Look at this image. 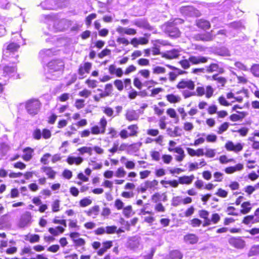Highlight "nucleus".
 <instances>
[{
  "label": "nucleus",
  "mask_w": 259,
  "mask_h": 259,
  "mask_svg": "<svg viewBox=\"0 0 259 259\" xmlns=\"http://www.w3.org/2000/svg\"><path fill=\"white\" fill-rule=\"evenodd\" d=\"M64 63L62 60L58 59L50 61L47 65V71L46 73L47 78L56 80L63 73Z\"/></svg>",
  "instance_id": "nucleus-1"
},
{
  "label": "nucleus",
  "mask_w": 259,
  "mask_h": 259,
  "mask_svg": "<svg viewBox=\"0 0 259 259\" xmlns=\"http://www.w3.org/2000/svg\"><path fill=\"white\" fill-rule=\"evenodd\" d=\"M46 19L53 21V27L56 31H63L71 25V22L66 19H57L50 15L44 16Z\"/></svg>",
  "instance_id": "nucleus-2"
},
{
  "label": "nucleus",
  "mask_w": 259,
  "mask_h": 259,
  "mask_svg": "<svg viewBox=\"0 0 259 259\" xmlns=\"http://www.w3.org/2000/svg\"><path fill=\"white\" fill-rule=\"evenodd\" d=\"M40 107V103L37 99H31L26 103L25 108L27 112L32 116L37 114Z\"/></svg>",
  "instance_id": "nucleus-3"
},
{
  "label": "nucleus",
  "mask_w": 259,
  "mask_h": 259,
  "mask_svg": "<svg viewBox=\"0 0 259 259\" xmlns=\"http://www.w3.org/2000/svg\"><path fill=\"white\" fill-rule=\"evenodd\" d=\"M228 242L230 245L239 249L244 248L245 246V241L240 237H232L229 239Z\"/></svg>",
  "instance_id": "nucleus-4"
},
{
  "label": "nucleus",
  "mask_w": 259,
  "mask_h": 259,
  "mask_svg": "<svg viewBox=\"0 0 259 259\" xmlns=\"http://www.w3.org/2000/svg\"><path fill=\"white\" fill-rule=\"evenodd\" d=\"M133 23L134 25L142 29L149 31H152L154 29L153 27L150 25L147 20L144 18L136 19L133 21Z\"/></svg>",
  "instance_id": "nucleus-5"
},
{
  "label": "nucleus",
  "mask_w": 259,
  "mask_h": 259,
  "mask_svg": "<svg viewBox=\"0 0 259 259\" xmlns=\"http://www.w3.org/2000/svg\"><path fill=\"white\" fill-rule=\"evenodd\" d=\"M19 48V45L12 42L6 46V48L3 50V58L6 59L7 58L10 57L11 54H13L17 51Z\"/></svg>",
  "instance_id": "nucleus-6"
},
{
  "label": "nucleus",
  "mask_w": 259,
  "mask_h": 259,
  "mask_svg": "<svg viewBox=\"0 0 259 259\" xmlns=\"http://www.w3.org/2000/svg\"><path fill=\"white\" fill-rule=\"evenodd\" d=\"M214 71H217L220 74H223L224 73L225 70L222 67H220L217 63H211L206 67V72L212 73Z\"/></svg>",
  "instance_id": "nucleus-7"
},
{
  "label": "nucleus",
  "mask_w": 259,
  "mask_h": 259,
  "mask_svg": "<svg viewBox=\"0 0 259 259\" xmlns=\"http://www.w3.org/2000/svg\"><path fill=\"white\" fill-rule=\"evenodd\" d=\"M212 31L210 32H207L202 34H199L196 35V39L202 40L204 41H209L213 39L215 37V35H213L212 33Z\"/></svg>",
  "instance_id": "nucleus-8"
},
{
  "label": "nucleus",
  "mask_w": 259,
  "mask_h": 259,
  "mask_svg": "<svg viewBox=\"0 0 259 259\" xmlns=\"http://www.w3.org/2000/svg\"><path fill=\"white\" fill-rule=\"evenodd\" d=\"M0 70L2 71L3 74L2 76L7 77L11 75L12 73H14L16 71V67L14 66H6L1 69V66H0Z\"/></svg>",
  "instance_id": "nucleus-9"
},
{
  "label": "nucleus",
  "mask_w": 259,
  "mask_h": 259,
  "mask_svg": "<svg viewBox=\"0 0 259 259\" xmlns=\"http://www.w3.org/2000/svg\"><path fill=\"white\" fill-rule=\"evenodd\" d=\"M92 64L90 62H86L83 64H80L78 69V74L83 76L85 73H89Z\"/></svg>",
  "instance_id": "nucleus-10"
},
{
  "label": "nucleus",
  "mask_w": 259,
  "mask_h": 259,
  "mask_svg": "<svg viewBox=\"0 0 259 259\" xmlns=\"http://www.w3.org/2000/svg\"><path fill=\"white\" fill-rule=\"evenodd\" d=\"M194 87V83L192 80L182 79L179 81V89L188 88L190 90H193Z\"/></svg>",
  "instance_id": "nucleus-11"
},
{
  "label": "nucleus",
  "mask_w": 259,
  "mask_h": 259,
  "mask_svg": "<svg viewBox=\"0 0 259 259\" xmlns=\"http://www.w3.org/2000/svg\"><path fill=\"white\" fill-rule=\"evenodd\" d=\"M30 220L31 216L28 213L22 215L19 224V227L24 228L30 223Z\"/></svg>",
  "instance_id": "nucleus-12"
},
{
  "label": "nucleus",
  "mask_w": 259,
  "mask_h": 259,
  "mask_svg": "<svg viewBox=\"0 0 259 259\" xmlns=\"http://www.w3.org/2000/svg\"><path fill=\"white\" fill-rule=\"evenodd\" d=\"M125 118L130 121L137 120L139 118V115L135 110H127L125 114Z\"/></svg>",
  "instance_id": "nucleus-13"
},
{
  "label": "nucleus",
  "mask_w": 259,
  "mask_h": 259,
  "mask_svg": "<svg viewBox=\"0 0 259 259\" xmlns=\"http://www.w3.org/2000/svg\"><path fill=\"white\" fill-rule=\"evenodd\" d=\"M207 57L203 56H191L189 58V61L193 64L205 63L207 61Z\"/></svg>",
  "instance_id": "nucleus-14"
},
{
  "label": "nucleus",
  "mask_w": 259,
  "mask_h": 259,
  "mask_svg": "<svg viewBox=\"0 0 259 259\" xmlns=\"http://www.w3.org/2000/svg\"><path fill=\"white\" fill-rule=\"evenodd\" d=\"M184 241L186 243L194 244L196 243L198 241V238L193 234H189L184 236Z\"/></svg>",
  "instance_id": "nucleus-15"
},
{
  "label": "nucleus",
  "mask_w": 259,
  "mask_h": 259,
  "mask_svg": "<svg viewBox=\"0 0 259 259\" xmlns=\"http://www.w3.org/2000/svg\"><path fill=\"white\" fill-rule=\"evenodd\" d=\"M211 77L212 80L217 81L219 88L220 87H224L227 82V79L224 77L219 76L218 74H214Z\"/></svg>",
  "instance_id": "nucleus-16"
},
{
  "label": "nucleus",
  "mask_w": 259,
  "mask_h": 259,
  "mask_svg": "<svg viewBox=\"0 0 259 259\" xmlns=\"http://www.w3.org/2000/svg\"><path fill=\"white\" fill-rule=\"evenodd\" d=\"M196 25L204 30L208 29L210 27L209 21L204 19H199L196 21Z\"/></svg>",
  "instance_id": "nucleus-17"
},
{
  "label": "nucleus",
  "mask_w": 259,
  "mask_h": 259,
  "mask_svg": "<svg viewBox=\"0 0 259 259\" xmlns=\"http://www.w3.org/2000/svg\"><path fill=\"white\" fill-rule=\"evenodd\" d=\"M243 168V165L238 163L234 166H230L225 168V171L227 174H230L236 171L241 170Z\"/></svg>",
  "instance_id": "nucleus-18"
},
{
  "label": "nucleus",
  "mask_w": 259,
  "mask_h": 259,
  "mask_svg": "<svg viewBox=\"0 0 259 259\" xmlns=\"http://www.w3.org/2000/svg\"><path fill=\"white\" fill-rule=\"evenodd\" d=\"M66 161L69 164H73L75 163L76 165H79L83 161V158L81 157H75L69 156L67 158Z\"/></svg>",
  "instance_id": "nucleus-19"
},
{
  "label": "nucleus",
  "mask_w": 259,
  "mask_h": 259,
  "mask_svg": "<svg viewBox=\"0 0 259 259\" xmlns=\"http://www.w3.org/2000/svg\"><path fill=\"white\" fill-rule=\"evenodd\" d=\"M54 3L53 0H46V1L40 4V6L44 10H53L55 8Z\"/></svg>",
  "instance_id": "nucleus-20"
},
{
  "label": "nucleus",
  "mask_w": 259,
  "mask_h": 259,
  "mask_svg": "<svg viewBox=\"0 0 259 259\" xmlns=\"http://www.w3.org/2000/svg\"><path fill=\"white\" fill-rule=\"evenodd\" d=\"M236 112L238 113L239 114H233L230 116V119L232 121H236L238 120H241L243 118H244L246 115L245 112H239L238 111H236Z\"/></svg>",
  "instance_id": "nucleus-21"
},
{
  "label": "nucleus",
  "mask_w": 259,
  "mask_h": 259,
  "mask_svg": "<svg viewBox=\"0 0 259 259\" xmlns=\"http://www.w3.org/2000/svg\"><path fill=\"white\" fill-rule=\"evenodd\" d=\"M33 150L29 147L25 148L23 150L24 155L22 157L23 159L26 161H29L32 158V154Z\"/></svg>",
  "instance_id": "nucleus-22"
},
{
  "label": "nucleus",
  "mask_w": 259,
  "mask_h": 259,
  "mask_svg": "<svg viewBox=\"0 0 259 259\" xmlns=\"http://www.w3.org/2000/svg\"><path fill=\"white\" fill-rule=\"evenodd\" d=\"M255 223L259 222V218H256L254 219V215H250L245 217L243 219L242 223L248 225L250 223Z\"/></svg>",
  "instance_id": "nucleus-23"
},
{
  "label": "nucleus",
  "mask_w": 259,
  "mask_h": 259,
  "mask_svg": "<svg viewBox=\"0 0 259 259\" xmlns=\"http://www.w3.org/2000/svg\"><path fill=\"white\" fill-rule=\"evenodd\" d=\"M194 178L193 175L179 177V184H190L192 183Z\"/></svg>",
  "instance_id": "nucleus-24"
},
{
  "label": "nucleus",
  "mask_w": 259,
  "mask_h": 259,
  "mask_svg": "<svg viewBox=\"0 0 259 259\" xmlns=\"http://www.w3.org/2000/svg\"><path fill=\"white\" fill-rule=\"evenodd\" d=\"M181 13L185 15L192 16L193 14L194 8L192 7H182Z\"/></svg>",
  "instance_id": "nucleus-25"
},
{
  "label": "nucleus",
  "mask_w": 259,
  "mask_h": 259,
  "mask_svg": "<svg viewBox=\"0 0 259 259\" xmlns=\"http://www.w3.org/2000/svg\"><path fill=\"white\" fill-rule=\"evenodd\" d=\"M258 254H259V245H253L248 253V256L251 257Z\"/></svg>",
  "instance_id": "nucleus-26"
},
{
  "label": "nucleus",
  "mask_w": 259,
  "mask_h": 259,
  "mask_svg": "<svg viewBox=\"0 0 259 259\" xmlns=\"http://www.w3.org/2000/svg\"><path fill=\"white\" fill-rule=\"evenodd\" d=\"M250 205V203L248 201L243 202L241 204V207L242 209L240 210V212L244 214L248 213L251 209Z\"/></svg>",
  "instance_id": "nucleus-27"
},
{
  "label": "nucleus",
  "mask_w": 259,
  "mask_h": 259,
  "mask_svg": "<svg viewBox=\"0 0 259 259\" xmlns=\"http://www.w3.org/2000/svg\"><path fill=\"white\" fill-rule=\"evenodd\" d=\"M44 171L46 173V174L49 176V177L51 179H54L56 172L52 168L50 167H44L43 168Z\"/></svg>",
  "instance_id": "nucleus-28"
},
{
  "label": "nucleus",
  "mask_w": 259,
  "mask_h": 259,
  "mask_svg": "<svg viewBox=\"0 0 259 259\" xmlns=\"http://www.w3.org/2000/svg\"><path fill=\"white\" fill-rule=\"evenodd\" d=\"M99 206L98 205H96L90 209L87 212V213L89 216H92L93 214L97 215L99 213Z\"/></svg>",
  "instance_id": "nucleus-29"
},
{
  "label": "nucleus",
  "mask_w": 259,
  "mask_h": 259,
  "mask_svg": "<svg viewBox=\"0 0 259 259\" xmlns=\"http://www.w3.org/2000/svg\"><path fill=\"white\" fill-rule=\"evenodd\" d=\"M127 129L130 131L129 136L131 137L135 136L137 134V130L138 127L137 125L134 124L130 125L127 127Z\"/></svg>",
  "instance_id": "nucleus-30"
},
{
  "label": "nucleus",
  "mask_w": 259,
  "mask_h": 259,
  "mask_svg": "<svg viewBox=\"0 0 259 259\" xmlns=\"http://www.w3.org/2000/svg\"><path fill=\"white\" fill-rule=\"evenodd\" d=\"M217 53L222 56H229L230 55L229 50L225 47L218 49Z\"/></svg>",
  "instance_id": "nucleus-31"
},
{
  "label": "nucleus",
  "mask_w": 259,
  "mask_h": 259,
  "mask_svg": "<svg viewBox=\"0 0 259 259\" xmlns=\"http://www.w3.org/2000/svg\"><path fill=\"white\" fill-rule=\"evenodd\" d=\"M250 71L254 76L259 77V65L254 64L252 66Z\"/></svg>",
  "instance_id": "nucleus-32"
},
{
  "label": "nucleus",
  "mask_w": 259,
  "mask_h": 259,
  "mask_svg": "<svg viewBox=\"0 0 259 259\" xmlns=\"http://www.w3.org/2000/svg\"><path fill=\"white\" fill-rule=\"evenodd\" d=\"M126 172L122 167H119L117 169L115 172V176L118 178H123L126 175Z\"/></svg>",
  "instance_id": "nucleus-33"
},
{
  "label": "nucleus",
  "mask_w": 259,
  "mask_h": 259,
  "mask_svg": "<svg viewBox=\"0 0 259 259\" xmlns=\"http://www.w3.org/2000/svg\"><path fill=\"white\" fill-rule=\"evenodd\" d=\"M81 154L84 153H89L90 155L92 154V148L89 147H83L78 149Z\"/></svg>",
  "instance_id": "nucleus-34"
},
{
  "label": "nucleus",
  "mask_w": 259,
  "mask_h": 259,
  "mask_svg": "<svg viewBox=\"0 0 259 259\" xmlns=\"http://www.w3.org/2000/svg\"><path fill=\"white\" fill-rule=\"evenodd\" d=\"M92 200L88 198H84L81 199L79 202V204L81 207H85L92 203Z\"/></svg>",
  "instance_id": "nucleus-35"
},
{
  "label": "nucleus",
  "mask_w": 259,
  "mask_h": 259,
  "mask_svg": "<svg viewBox=\"0 0 259 259\" xmlns=\"http://www.w3.org/2000/svg\"><path fill=\"white\" fill-rule=\"evenodd\" d=\"M100 124L101 126V133L104 134L105 132V128L107 125V121L104 117H103L101 119Z\"/></svg>",
  "instance_id": "nucleus-36"
},
{
  "label": "nucleus",
  "mask_w": 259,
  "mask_h": 259,
  "mask_svg": "<svg viewBox=\"0 0 259 259\" xmlns=\"http://www.w3.org/2000/svg\"><path fill=\"white\" fill-rule=\"evenodd\" d=\"M215 194L219 197L226 198L228 195V192L222 188H219Z\"/></svg>",
  "instance_id": "nucleus-37"
},
{
  "label": "nucleus",
  "mask_w": 259,
  "mask_h": 259,
  "mask_svg": "<svg viewBox=\"0 0 259 259\" xmlns=\"http://www.w3.org/2000/svg\"><path fill=\"white\" fill-rule=\"evenodd\" d=\"M229 124L228 122H224L219 127V131L218 133L219 134H222L223 132H225L228 128Z\"/></svg>",
  "instance_id": "nucleus-38"
},
{
  "label": "nucleus",
  "mask_w": 259,
  "mask_h": 259,
  "mask_svg": "<svg viewBox=\"0 0 259 259\" xmlns=\"http://www.w3.org/2000/svg\"><path fill=\"white\" fill-rule=\"evenodd\" d=\"M117 230V227L115 226H107L105 227L106 233L108 234L115 233Z\"/></svg>",
  "instance_id": "nucleus-39"
},
{
  "label": "nucleus",
  "mask_w": 259,
  "mask_h": 259,
  "mask_svg": "<svg viewBox=\"0 0 259 259\" xmlns=\"http://www.w3.org/2000/svg\"><path fill=\"white\" fill-rule=\"evenodd\" d=\"M97 17V15L95 13H92L89 15L85 19V23L87 25L90 26L91 24L92 20L95 19Z\"/></svg>",
  "instance_id": "nucleus-40"
},
{
  "label": "nucleus",
  "mask_w": 259,
  "mask_h": 259,
  "mask_svg": "<svg viewBox=\"0 0 259 259\" xmlns=\"http://www.w3.org/2000/svg\"><path fill=\"white\" fill-rule=\"evenodd\" d=\"M32 136L33 138L35 140H39L40 139L42 134L41 132L39 129H36L32 133Z\"/></svg>",
  "instance_id": "nucleus-41"
},
{
  "label": "nucleus",
  "mask_w": 259,
  "mask_h": 259,
  "mask_svg": "<svg viewBox=\"0 0 259 259\" xmlns=\"http://www.w3.org/2000/svg\"><path fill=\"white\" fill-rule=\"evenodd\" d=\"M132 211V207L131 206H127L124 207L123 209V213L125 217L129 218L131 216V214Z\"/></svg>",
  "instance_id": "nucleus-42"
},
{
  "label": "nucleus",
  "mask_w": 259,
  "mask_h": 259,
  "mask_svg": "<svg viewBox=\"0 0 259 259\" xmlns=\"http://www.w3.org/2000/svg\"><path fill=\"white\" fill-rule=\"evenodd\" d=\"M153 72L155 74H161L165 72V69L161 66H156L153 69Z\"/></svg>",
  "instance_id": "nucleus-43"
},
{
  "label": "nucleus",
  "mask_w": 259,
  "mask_h": 259,
  "mask_svg": "<svg viewBox=\"0 0 259 259\" xmlns=\"http://www.w3.org/2000/svg\"><path fill=\"white\" fill-rule=\"evenodd\" d=\"M158 181L155 180H154L153 181H147L145 182L147 187H148V188H149L151 189L153 188L156 186H157L158 185Z\"/></svg>",
  "instance_id": "nucleus-44"
},
{
  "label": "nucleus",
  "mask_w": 259,
  "mask_h": 259,
  "mask_svg": "<svg viewBox=\"0 0 259 259\" xmlns=\"http://www.w3.org/2000/svg\"><path fill=\"white\" fill-rule=\"evenodd\" d=\"M204 155L207 157L213 158L215 155V152L213 149H207Z\"/></svg>",
  "instance_id": "nucleus-45"
},
{
  "label": "nucleus",
  "mask_w": 259,
  "mask_h": 259,
  "mask_svg": "<svg viewBox=\"0 0 259 259\" xmlns=\"http://www.w3.org/2000/svg\"><path fill=\"white\" fill-rule=\"evenodd\" d=\"M114 84L119 91H122L123 89V84L122 80L116 79L114 81Z\"/></svg>",
  "instance_id": "nucleus-46"
},
{
  "label": "nucleus",
  "mask_w": 259,
  "mask_h": 259,
  "mask_svg": "<svg viewBox=\"0 0 259 259\" xmlns=\"http://www.w3.org/2000/svg\"><path fill=\"white\" fill-rule=\"evenodd\" d=\"M60 201L59 200H56L52 204V211L57 212L59 211Z\"/></svg>",
  "instance_id": "nucleus-47"
},
{
  "label": "nucleus",
  "mask_w": 259,
  "mask_h": 259,
  "mask_svg": "<svg viewBox=\"0 0 259 259\" xmlns=\"http://www.w3.org/2000/svg\"><path fill=\"white\" fill-rule=\"evenodd\" d=\"M84 100L83 99H77L75 101V107L78 109H80L82 108L84 106Z\"/></svg>",
  "instance_id": "nucleus-48"
},
{
  "label": "nucleus",
  "mask_w": 259,
  "mask_h": 259,
  "mask_svg": "<svg viewBox=\"0 0 259 259\" xmlns=\"http://www.w3.org/2000/svg\"><path fill=\"white\" fill-rule=\"evenodd\" d=\"M213 93V89L211 86L208 85L206 89V97L209 98L212 96Z\"/></svg>",
  "instance_id": "nucleus-49"
},
{
  "label": "nucleus",
  "mask_w": 259,
  "mask_h": 259,
  "mask_svg": "<svg viewBox=\"0 0 259 259\" xmlns=\"http://www.w3.org/2000/svg\"><path fill=\"white\" fill-rule=\"evenodd\" d=\"M223 174L220 172H215L213 174V177L215 179V181L221 182L223 179Z\"/></svg>",
  "instance_id": "nucleus-50"
},
{
  "label": "nucleus",
  "mask_w": 259,
  "mask_h": 259,
  "mask_svg": "<svg viewBox=\"0 0 259 259\" xmlns=\"http://www.w3.org/2000/svg\"><path fill=\"white\" fill-rule=\"evenodd\" d=\"M166 98L167 100L170 103H176L178 101V97L172 94L168 95Z\"/></svg>",
  "instance_id": "nucleus-51"
},
{
  "label": "nucleus",
  "mask_w": 259,
  "mask_h": 259,
  "mask_svg": "<svg viewBox=\"0 0 259 259\" xmlns=\"http://www.w3.org/2000/svg\"><path fill=\"white\" fill-rule=\"evenodd\" d=\"M235 66L241 70L247 71L248 70L247 67L240 62H235Z\"/></svg>",
  "instance_id": "nucleus-52"
},
{
  "label": "nucleus",
  "mask_w": 259,
  "mask_h": 259,
  "mask_svg": "<svg viewBox=\"0 0 259 259\" xmlns=\"http://www.w3.org/2000/svg\"><path fill=\"white\" fill-rule=\"evenodd\" d=\"M42 136L44 139H49L51 136V133L50 130L48 129H44L41 133Z\"/></svg>",
  "instance_id": "nucleus-53"
},
{
  "label": "nucleus",
  "mask_w": 259,
  "mask_h": 259,
  "mask_svg": "<svg viewBox=\"0 0 259 259\" xmlns=\"http://www.w3.org/2000/svg\"><path fill=\"white\" fill-rule=\"evenodd\" d=\"M202 222L198 219H193L191 221V225L193 227H198L199 226Z\"/></svg>",
  "instance_id": "nucleus-54"
},
{
  "label": "nucleus",
  "mask_w": 259,
  "mask_h": 259,
  "mask_svg": "<svg viewBox=\"0 0 259 259\" xmlns=\"http://www.w3.org/2000/svg\"><path fill=\"white\" fill-rule=\"evenodd\" d=\"M220 161L221 163H226L227 162L234 161L233 159H228L226 155H222L219 158Z\"/></svg>",
  "instance_id": "nucleus-55"
},
{
  "label": "nucleus",
  "mask_w": 259,
  "mask_h": 259,
  "mask_svg": "<svg viewBox=\"0 0 259 259\" xmlns=\"http://www.w3.org/2000/svg\"><path fill=\"white\" fill-rule=\"evenodd\" d=\"M138 63L141 66H148L149 65V61L148 59L144 58L139 59Z\"/></svg>",
  "instance_id": "nucleus-56"
},
{
  "label": "nucleus",
  "mask_w": 259,
  "mask_h": 259,
  "mask_svg": "<svg viewBox=\"0 0 259 259\" xmlns=\"http://www.w3.org/2000/svg\"><path fill=\"white\" fill-rule=\"evenodd\" d=\"M85 83L90 88H95L97 87V81L95 80L88 79L86 80Z\"/></svg>",
  "instance_id": "nucleus-57"
},
{
  "label": "nucleus",
  "mask_w": 259,
  "mask_h": 259,
  "mask_svg": "<svg viewBox=\"0 0 259 259\" xmlns=\"http://www.w3.org/2000/svg\"><path fill=\"white\" fill-rule=\"evenodd\" d=\"M116 41L119 44H122L125 46H127L130 44L129 41L124 37H118L117 38Z\"/></svg>",
  "instance_id": "nucleus-58"
},
{
  "label": "nucleus",
  "mask_w": 259,
  "mask_h": 259,
  "mask_svg": "<svg viewBox=\"0 0 259 259\" xmlns=\"http://www.w3.org/2000/svg\"><path fill=\"white\" fill-rule=\"evenodd\" d=\"M139 73L146 78H148L150 76V71L146 69L141 70Z\"/></svg>",
  "instance_id": "nucleus-59"
},
{
  "label": "nucleus",
  "mask_w": 259,
  "mask_h": 259,
  "mask_svg": "<svg viewBox=\"0 0 259 259\" xmlns=\"http://www.w3.org/2000/svg\"><path fill=\"white\" fill-rule=\"evenodd\" d=\"M51 155L49 153L45 154L40 159V162L44 164H47L48 163V159L50 157Z\"/></svg>",
  "instance_id": "nucleus-60"
},
{
  "label": "nucleus",
  "mask_w": 259,
  "mask_h": 259,
  "mask_svg": "<svg viewBox=\"0 0 259 259\" xmlns=\"http://www.w3.org/2000/svg\"><path fill=\"white\" fill-rule=\"evenodd\" d=\"M125 34L127 35H134L137 33L136 30L133 28L125 27Z\"/></svg>",
  "instance_id": "nucleus-61"
},
{
  "label": "nucleus",
  "mask_w": 259,
  "mask_h": 259,
  "mask_svg": "<svg viewBox=\"0 0 259 259\" xmlns=\"http://www.w3.org/2000/svg\"><path fill=\"white\" fill-rule=\"evenodd\" d=\"M63 176L67 179H70L72 176V173L70 170L65 169L63 172Z\"/></svg>",
  "instance_id": "nucleus-62"
},
{
  "label": "nucleus",
  "mask_w": 259,
  "mask_h": 259,
  "mask_svg": "<svg viewBox=\"0 0 259 259\" xmlns=\"http://www.w3.org/2000/svg\"><path fill=\"white\" fill-rule=\"evenodd\" d=\"M110 50L109 49H104L100 53L98 54V56L100 58H102L104 57L107 56L110 54Z\"/></svg>",
  "instance_id": "nucleus-63"
},
{
  "label": "nucleus",
  "mask_w": 259,
  "mask_h": 259,
  "mask_svg": "<svg viewBox=\"0 0 259 259\" xmlns=\"http://www.w3.org/2000/svg\"><path fill=\"white\" fill-rule=\"evenodd\" d=\"M39 240V236L37 234L32 235L30 236L29 241L31 243L38 242Z\"/></svg>",
  "instance_id": "nucleus-64"
}]
</instances>
